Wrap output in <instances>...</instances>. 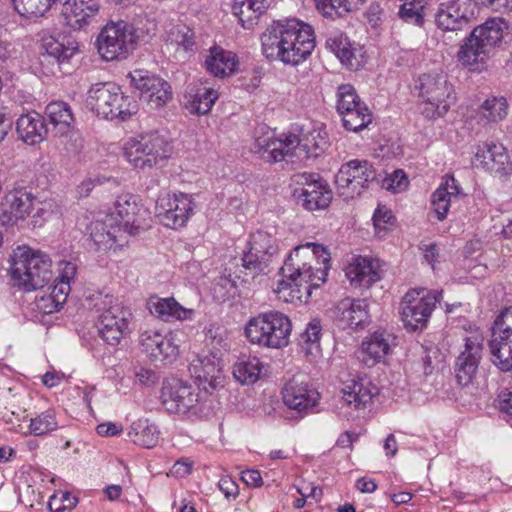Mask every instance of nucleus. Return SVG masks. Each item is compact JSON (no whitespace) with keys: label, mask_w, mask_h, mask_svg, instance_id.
Segmentation results:
<instances>
[{"label":"nucleus","mask_w":512,"mask_h":512,"mask_svg":"<svg viewBox=\"0 0 512 512\" xmlns=\"http://www.w3.org/2000/svg\"><path fill=\"white\" fill-rule=\"evenodd\" d=\"M326 47L349 69L356 70L359 61L348 38L342 34L331 36L326 40Z\"/></svg>","instance_id":"obj_43"},{"label":"nucleus","mask_w":512,"mask_h":512,"mask_svg":"<svg viewBox=\"0 0 512 512\" xmlns=\"http://www.w3.org/2000/svg\"><path fill=\"white\" fill-rule=\"evenodd\" d=\"M343 399L346 404L356 410L364 409L378 395L379 389L366 375L350 374L343 382Z\"/></svg>","instance_id":"obj_23"},{"label":"nucleus","mask_w":512,"mask_h":512,"mask_svg":"<svg viewBox=\"0 0 512 512\" xmlns=\"http://www.w3.org/2000/svg\"><path fill=\"white\" fill-rule=\"evenodd\" d=\"M218 487L226 498H235L238 495V485L229 476H224L219 480Z\"/></svg>","instance_id":"obj_61"},{"label":"nucleus","mask_w":512,"mask_h":512,"mask_svg":"<svg viewBox=\"0 0 512 512\" xmlns=\"http://www.w3.org/2000/svg\"><path fill=\"white\" fill-rule=\"evenodd\" d=\"M373 223L377 231H384L394 221L391 211L385 207H378L373 214Z\"/></svg>","instance_id":"obj_56"},{"label":"nucleus","mask_w":512,"mask_h":512,"mask_svg":"<svg viewBox=\"0 0 512 512\" xmlns=\"http://www.w3.org/2000/svg\"><path fill=\"white\" fill-rule=\"evenodd\" d=\"M124 157L136 169L151 170L165 166L173 153L171 140L159 131L129 138L124 144Z\"/></svg>","instance_id":"obj_5"},{"label":"nucleus","mask_w":512,"mask_h":512,"mask_svg":"<svg viewBox=\"0 0 512 512\" xmlns=\"http://www.w3.org/2000/svg\"><path fill=\"white\" fill-rule=\"evenodd\" d=\"M271 256L264 253H258L252 250V247L247 245V249L243 251L241 258L242 267L248 270L252 275L266 273L269 264L272 262Z\"/></svg>","instance_id":"obj_47"},{"label":"nucleus","mask_w":512,"mask_h":512,"mask_svg":"<svg viewBox=\"0 0 512 512\" xmlns=\"http://www.w3.org/2000/svg\"><path fill=\"white\" fill-rule=\"evenodd\" d=\"M140 211L139 199L137 196L125 193L117 197L115 210L112 214L116 218V224L128 235H135L140 228L137 215Z\"/></svg>","instance_id":"obj_29"},{"label":"nucleus","mask_w":512,"mask_h":512,"mask_svg":"<svg viewBox=\"0 0 512 512\" xmlns=\"http://www.w3.org/2000/svg\"><path fill=\"white\" fill-rule=\"evenodd\" d=\"M482 358V344L477 337H468L464 349L455 361V377L462 386L469 385L476 376Z\"/></svg>","instance_id":"obj_25"},{"label":"nucleus","mask_w":512,"mask_h":512,"mask_svg":"<svg viewBox=\"0 0 512 512\" xmlns=\"http://www.w3.org/2000/svg\"><path fill=\"white\" fill-rule=\"evenodd\" d=\"M317 10L326 18L334 19L342 12L350 13L360 9L366 0H314Z\"/></svg>","instance_id":"obj_44"},{"label":"nucleus","mask_w":512,"mask_h":512,"mask_svg":"<svg viewBox=\"0 0 512 512\" xmlns=\"http://www.w3.org/2000/svg\"><path fill=\"white\" fill-rule=\"evenodd\" d=\"M102 304L103 312L98 322L99 334L107 344L117 346L130 333L132 312L111 296H105Z\"/></svg>","instance_id":"obj_13"},{"label":"nucleus","mask_w":512,"mask_h":512,"mask_svg":"<svg viewBox=\"0 0 512 512\" xmlns=\"http://www.w3.org/2000/svg\"><path fill=\"white\" fill-rule=\"evenodd\" d=\"M238 63L236 54L216 46L210 49L205 60L206 69L219 78L233 75L237 70Z\"/></svg>","instance_id":"obj_35"},{"label":"nucleus","mask_w":512,"mask_h":512,"mask_svg":"<svg viewBox=\"0 0 512 512\" xmlns=\"http://www.w3.org/2000/svg\"><path fill=\"white\" fill-rule=\"evenodd\" d=\"M263 365L252 355H241L233 365V376L242 384H253L261 375Z\"/></svg>","instance_id":"obj_40"},{"label":"nucleus","mask_w":512,"mask_h":512,"mask_svg":"<svg viewBox=\"0 0 512 512\" xmlns=\"http://www.w3.org/2000/svg\"><path fill=\"white\" fill-rule=\"evenodd\" d=\"M50 295L54 298L56 304L54 307H63L67 301V297L71 291V287L67 283L59 282L55 280V284L49 288Z\"/></svg>","instance_id":"obj_57"},{"label":"nucleus","mask_w":512,"mask_h":512,"mask_svg":"<svg viewBox=\"0 0 512 512\" xmlns=\"http://www.w3.org/2000/svg\"><path fill=\"white\" fill-rule=\"evenodd\" d=\"M439 188L445 189L453 201H457L460 197L464 196L462 188L454 176L446 177L445 182Z\"/></svg>","instance_id":"obj_60"},{"label":"nucleus","mask_w":512,"mask_h":512,"mask_svg":"<svg viewBox=\"0 0 512 512\" xmlns=\"http://www.w3.org/2000/svg\"><path fill=\"white\" fill-rule=\"evenodd\" d=\"M69 0H12L15 11L25 18L44 16L53 6L66 5Z\"/></svg>","instance_id":"obj_42"},{"label":"nucleus","mask_w":512,"mask_h":512,"mask_svg":"<svg viewBox=\"0 0 512 512\" xmlns=\"http://www.w3.org/2000/svg\"><path fill=\"white\" fill-rule=\"evenodd\" d=\"M224 330L217 324H210L205 328V337L211 342L213 347L225 348L226 342L223 336Z\"/></svg>","instance_id":"obj_58"},{"label":"nucleus","mask_w":512,"mask_h":512,"mask_svg":"<svg viewBox=\"0 0 512 512\" xmlns=\"http://www.w3.org/2000/svg\"><path fill=\"white\" fill-rule=\"evenodd\" d=\"M137 381L145 386L152 385L157 382L158 377L156 373L150 369L140 368L135 372Z\"/></svg>","instance_id":"obj_64"},{"label":"nucleus","mask_w":512,"mask_h":512,"mask_svg":"<svg viewBox=\"0 0 512 512\" xmlns=\"http://www.w3.org/2000/svg\"><path fill=\"white\" fill-rule=\"evenodd\" d=\"M336 109L342 117L343 126L349 131L358 132L372 122L369 108L350 84L338 87Z\"/></svg>","instance_id":"obj_16"},{"label":"nucleus","mask_w":512,"mask_h":512,"mask_svg":"<svg viewBox=\"0 0 512 512\" xmlns=\"http://www.w3.org/2000/svg\"><path fill=\"white\" fill-rule=\"evenodd\" d=\"M189 370L200 384L204 385V391H207L208 387L214 390L222 385L220 360L213 354L193 360Z\"/></svg>","instance_id":"obj_31"},{"label":"nucleus","mask_w":512,"mask_h":512,"mask_svg":"<svg viewBox=\"0 0 512 512\" xmlns=\"http://www.w3.org/2000/svg\"><path fill=\"white\" fill-rule=\"evenodd\" d=\"M296 182L303 185L294 196L309 211L325 209L332 200V192L327 184L315 174L302 173L296 175Z\"/></svg>","instance_id":"obj_20"},{"label":"nucleus","mask_w":512,"mask_h":512,"mask_svg":"<svg viewBox=\"0 0 512 512\" xmlns=\"http://www.w3.org/2000/svg\"><path fill=\"white\" fill-rule=\"evenodd\" d=\"M491 331L511 335L512 337V307L501 311L494 320Z\"/></svg>","instance_id":"obj_54"},{"label":"nucleus","mask_w":512,"mask_h":512,"mask_svg":"<svg viewBox=\"0 0 512 512\" xmlns=\"http://www.w3.org/2000/svg\"><path fill=\"white\" fill-rule=\"evenodd\" d=\"M150 312L164 322L191 320L194 310L180 305L173 297L155 298L149 302Z\"/></svg>","instance_id":"obj_34"},{"label":"nucleus","mask_w":512,"mask_h":512,"mask_svg":"<svg viewBox=\"0 0 512 512\" xmlns=\"http://www.w3.org/2000/svg\"><path fill=\"white\" fill-rule=\"evenodd\" d=\"M282 400L290 410L300 417L311 413L320 400V393L301 376H294L283 386Z\"/></svg>","instance_id":"obj_19"},{"label":"nucleus","mask_w":512,"mask_h":512,"mask_svg":"<svg viewBox=\"0 0 512 512\" xmlns=\"http://www.w3.org/2000/svg\"><path fill=\"white\" fill-rule=\"evenodd\" d=\"M19 138L28 145L43 142L47 135L44 117L35 111L21 115L16 122Z\"/></svg>","instance_id":"obj_32"},{"label":"nucleus","mask_w":512,"mask_h":512,"mask_svg":"<svg viewBox=\"0 0 512 512\" xmlns=\"http://www.w3.org/2000/svg\"><path fill=\"white\" fill-rule=\"evenodd\" d=\"M247 245L252 247V250L258 253L267 251V255L274 257L278 253V246L276 239L265 231H256L250 236Z\"/></svg>","instance_id":"obj_50"},{"label":"nucleus","mask_w":512,"mask_h":512,"mask_svg":"<svg viewBox=\"0 0 512 512\" xmlns=\"http://www.w3.org/2000/svg\"><path fill=\"white\" fill-rule=\"evenodd\" d=\"M441 298V290L426 288L408 290L400 302V315L404 327L409 331H421L426 328Z\"/></svg>","instance_id":"obj_12"},{"label":"nucleus","mask_w":512,"mask_h":512,"mask_svg":"<svg viewBox=\"0 0 512 512\" xmlns=\"http://www.w3.org/2000/svg\"><path fill=\"white\" fill-rule=\"evenodd\" d=\"M345 274L354 287H370L381 278L379 261L358 256L346 267Z\"/></svg>","instance_id":"obj_30"},{"label":"nucleus","mask_w":512,"mask_h":512,"mask_svg":"<svg viewBox=\"0 0 512 512\" xmlns=\"http://www.w3.org/2000/svg\"><path fill=\"white\" fill-rule=\"evenodd\" d=\"M57 426L55 411L48 409L31 419L29 430L35 436H42L56 430Z\"/></svg>","instance_id":"obj_49"},{"label":"nucleus","mask_w":512,"mask_h":512,"mask_svg":"<svg viewBox=\"0 0 512 512\" xmlns=\"http://www.w3.org/2000/svg\"><path fill=\"white\" fill-rule=\"evenodd\" d=\"M140 36L133 24L123 20L107 23L100 31L96 46L106 61L123 60L135 49Z\"/></svg>","instance_id":"obj_11"},{"label":"nucleus","mask_w":512,"mask_h":512,"mask_svg":"<svg viewBox=\"0 0 512 512\" xmlns=\"http://www.w3.org/2000/svg\"><path fill=\"white\" fill-rule=\"evenodd\" d=\"M508 28L507 21L500 17L490 18L474 28L458 51L459 62L470 71L486 70L491 52L501 43Z\"/></svg>","instance_id":"obj_4"},{"label":"nucleus","mask_w":512,"mask_h":512,"mask_svg":"<svg viewBox=\"0 0 512 512\" xmlns=\"http://www.w3.org/2000/svg\"><path fill=\"white\" fill-rule=\"evenodd\" d=\"M321 335L320 320L312 319L300 335L301 349L306 355L317 356L320 354Z\"/></svg>","instance_id":"obj_45"},{"label":"nucleus","mask_w":512,"mask_h":512,"mask_svg":"<svg viewBox=\"0 0 512 512\" xmlns=\"http://www.w3.org/2000/svg\"><path fill=\"white\" fill-rule=\"evenodd\" d=\"M208 391H201L181 379L171 378L163 382L162 404L168 412L201 418L209 415L211 406L207 404Z\"/></svg>","instance_id":"obj_7"},{"label":"nucleus","mask_w":512,"mask_h":512,"mask_svg":"<svg viewBox=\"0 0 512 512\" xmlns=\"http://www.w3.org/2000/svg\"><path fill=\"white\" fill-rule=\"evenodd\" d=\"M334 321L340 329L362 328L369 323L368 304L364 299L344 298L334 309Z\"/></svg>","instance_id":"obj_24"},{"label":"nucleus","mask_w":512,"mask_h":512,"mask_svg":"<svg viewBox=\"0 0 512 512\" xmlns=\"http://www.w3.org/2000/svg\"><path fill=\"white\" fill-rule=\"evenodd\" d=\"M194 207L193 199L188 194H166L156 202V216L164 226L177 229L187 223Z\"/></svg>","instance_id":"obj_18"},{"label":"nucleus","mask_w":512,"mask_h":512,"mask_svg":"<svg viewBox=\"0 0 512 512\" xmlns=\"http://www.w3.org/2000/svg\"><path fill=\"white\" fill-rule=\"evenodd\" d=\"M291 330L288 316L273 310L252 317L245 326V335L251 344L280 349L289 343Z\"/></svg>","instance_id":"obj_9"},{"label":"nucleus","mask_w":512,"mask_h":512,"mask_svg":"<svg viewBox=\"0 0 512 512\" xmlns=\"http://www.w3.org/2000/svg\"><path fill=\"white\" fill-rule=\"evenodd\" d=\"M191 108L197 114H207L218 99V92L210 87H200L194 94H190Z\"/></svg>","instance_id":"obj_48"},{"label":"nucleus","mask_w":512,"mask_h":512,"mask_svg":"<svg viewBox=\"0 0 512 512\" xmlns=\"http://www.w3.org/2000/svg\"><path fill=\"white\" fill-rule=\"evenodd\" d=\"M262 52L267 59L296 66L315 48L314 31L298 19L274 21L261 36Z\"/></svg>","instance_id":"obj_2"},{"label":"nucleus","mask_w":512,"mask_h":512,"mask_svg":"<svg viewBox=\"0 0 512 512\" xmlns=\"http://www.w3.org/2000/svg\"><path fill=\"white\" fill-rule=\"evenodd\" d=\"M12 279L25 291L43 288L53 277L52 260L48 254L29 247H18L13 254Z\"/></svg>","instance_id":"obj_6"},{"label":"nucleus","mask_w":512,"mask_h":512,"mask_svg":"<svg viewBox=\"0 0 512 512\" xmlns=\"http://www.w3.org/2000/svg\"><path fill=\"white\" fill-rule=\"evenodd\" d=\"M476 12V1L452 0L440 5L435 21L442 30L457 31L463 29L475 17Z\"/></svg>","instance_id":"obj_21"},{"label":"nucleus","mask_w":512,"mask_h":512,"mask_svg":"<svg viewBox=\"0 0 512 512\" xmlns=\"http://www.w3.org/2000/svg\"><path fill=\"white\" fill-rule=\"evenodd\" d=\"M45 115L56 134L67 135L74 126L75 117L71 106L64 101H52L45 108Z\"/></svg>","instance_id":"obj_37"},{"label":"nucleus","mask_w":512,"mask_h":512,"mask_svg":"<svg viewBox=\"0 0 512 512\" xmlns=\"http://www.w3.org/2000/svg\"><path fill=\"white\" fill-rule=\"evenodd\" d=\"M159 434L157 426L147 419H139L133 422L128 432V436L134 444L147 449L156 446Z\"/></svg>","instance_id":"obj_41"},{"label":"nucleus","mask_w":512,"mask_h":512,"mask_svg":"<svg viewBox=\"0 0 512 512\" xmlns=\"http://www.w3.org/2000/svg\"><path fill=\"white\" fill-rule=\"evenodd\" d=\"M481 5L495 11L506 12L512 10V0H477Z\"/></svg>","instance_id":"obj_63"},{"label":"nucleus","mask_w":512,"mask_h":512,"mask_svg":"<svg viewBox=\"0 0 512 512\" xmlns=\"http://www.w3.org/2000/svg\"><path fill=\"white\" fill-rule=\"evenodd\" d=\"M399 16L406 23L422 26L424 23V5L420 0L405 1L400 6Z\"/></svg>","instance_id":"obj_51"},{"label":"nucleus","mask_w":512,"mask_h":512,"mask_svg":"<svg viewBox=\"0 0 512 512\" xmlns=\"http://www.w3.org/2000/svg\"><path fill=\"white\" fill-rule=\"evenodd\" d=\"M408 184L406 174L403 170H395L387 175L382 181V187L394 192H400L406 188Z\"/></svg>","instance_id":"obj_53"},{"label":"nucleus","mask_w":512,"mask_h":512,"mask_svg":"<svg viewBox=\"0 0 512 512\" xmlns=\"http://www.w3.org/2000/svg\"><path fill=\"white\" fill-rule=\"evenodd\" d=\"M193 461L188 458H181L176 461L171 469V474L176 477H185L192 471Z\"/></svg>","instance_id":"obj_62"},{"label":"nucleus","mask_w":512,"mask_h":512,"mask_svg":"<svg viewBox=\"0 0 512 512\" xmlns=\"http://www.w3.org/2000/svg\"><path fill=\"white\" fill-rule=\"evenodd\" d=\"M44 47L48 55L56 58L59 62L69 60L78 51V44L70 38L62 40L50 37L45 40Z\"/></svg>","instance_id":"obj_46"},{"label":"nucleus","mask_w":512,"mask_h":512,"mask_svg":"<svg viewBox=\"0 0 512 512\" xmlns=\"http://www.w3.org/2000/svg\"><path fill=\"white\" fill-rule=\"evenodd\" d=\"M67 4L64 18L73 30H85L101 20V0H73Z\"/></svg>","instance_id":"obj_26"},{"label":"nucleus","mask_w":512,"mask_h":512,"mask_svg":"<svg viewBox=\"0 0 512 512\" xmlns=\"http://www.w3.org/2000/svg\"><path fill=\"white\" fill-rule=\"evenodd\" d=\"M328 144V134L325 128L319 126L307 130L301 137L295 134H287L279 139L272 135L258 137L255 140L254 151L270 163L286 158H290L293 162L294 157L298 160L318 157Z\"/></svg>","instance_id":"obj_3"},{"label":"nucleus","mask_w":512,"mask_h":512,"mask_svg":"<svg viewBox=\"0 0 512 512\" xmlns=\"http://www.w3.org/2000/svg\"><path fill=\"white\" fill-rule=\"evenodd\" d=\"M127 77L130 84L139 91L140 98L153 109L165 106L173 97L171 85L147 70L136 69Z\"/></svg>","instance_id":"obj_17"},{"label":"nucleus","mask_w":512,"mask_h":512,"mask_svg":"<svg viewBox=\"0 0 512 512\" xmlns=\"http://www.w3.org/2000/svg\"><path fill=\"white\" fill-rule=\"evenodd\" d=\"M113 215L106 216L104 222H95L90 226L91 240L98 251L116 250L127 243L129 236L116 223Z\"/></svg>","instance_id":"obj_28"},{"label":"nucleus","mask_w":512,"mask_h":512,"mask_svg":"<svg viewBox=\"0 0 512 512\" xmlns=\"http://www.w3.org/2000/svg\"><path fill=\"white\" fill-rule=\"evenodd\" d=\"M415 89L422 105V114L427 119L443 117L456 101L453 85L444 73L422 74Z\"/></svg>","instance_id":"obj_10"},{"label":"nucleus","mask_w":512,"mask_h":512,"mask_svg":"<svg viewBox=\"0 0 512 512\" xmlns=\"http://www.w3.org/2000/svg\"><path fill=\"white\" fill-rule=\"evenodd\" d=\"M3 205L8 221L13 224L31 217L33 227L41 226L47 214L42 202L26 188H15L8 192Z\"/></svg>","instance_id":"obj_15"},{"label":"nucleus","mask_w":512,"mask_h":512,"mask_svg":"<svg viewBox=\"0 0 512 512\" xmlns=\"http://www.w3.org/2000/svg\"><path fill=\"white\" fill-rule=\"evenodd\" d=\"M330 254L320 244L306 243L297 246L281 267L283 279L275 292L285 302H307L314 288L320 287L327 278Z\"/></svg>","instance_id":"obj_1"},{"label":"nucleus","mask_w":512,"mask_h":512,"mask_svg":"<svg viewBox=\"0 0 512 512\" xmlns=\"http://www.w3.org/2000/svg\"><path fill=\"white\" fill-rule=\"evenodd\" d=\"M508 114V103L504 97L492 96L487 98L477 109L476 118L478 123L486 125L497 123L506 118Z\"/></svg>","instance_id":"obj_39"},{"label":"nucleus","mask_w":512,"mask_h":512,"mask_svg":"<svg viewBox=\"0 0 512 512\" xmlns=\"http://www.w3.org/2000/svg\"><path fill=\"white\" fill-rule=\"evenodd\" d=\"M472 163L487 172L504 175L512 170L507 149L500 143L485 141L476 146Z\"/></svg>","instance_id":"obj_22"},{"label":"nucleus","mask_w":512,"mask_h":512,"mask_svg":"<svg viewBox=\"0 0 512 512\" xmlns=\"http://www.w3.org/2000/svg\"><path fill=\"white\" fill-rule=\"evenodd\" d=\"M391 351L390 335L376 331L361 345V361L368 367L381 362Z\"/></svg>","instance_id":"obj_33"},{"label":"nucleus","mask_w":512,"mask_h":512,"mask_svg":"<svg viewBox=\"0 0 512 512\" xmlns=\"http://www.w3.org/2000/svg\"><path fill=\"white\" fill-rule=\"evenodd\" d=\"M77 274L76 264L70 261H62L58 266V276L56 281L67 283L71 287V283L74 282Z\"/></svg>","instance_id":"obj_55"},{"label":"nucleus","mask_w":512,"mask_h":512,"mask_svg":"<svg viewBox=\"0 0 512 512\" xmlns=\"http://www.w3.org/2000/svg\"><path fill=\"white\" fill-rule=\"evenodd\" d=\"M87 105L98 116L108 120L126 121L138 112L137 101L125 95L121 88L112 82L92 85L88 92Z\"/></svg>","instance_id":"obj_8"},{"label":"nucleus","mask_w":512,"mask_h":512,"mask_svg":"<svg viewBox=\"0 0 512 512\" xmlns=\"http://www.w3.org/2000/svg\"><path fill=\"white\" fill-rule=\"evenodd\" d=\"M142 351L153 361H172L179 354V347L171 335L156 330H145L140 334Z\"/></svg>","instance_id":"obj_27"},{"label":"nucleus","mask_w":512,"mask_h":512,"mask_svg":"<svg viewBox=\"0 0 512 512\" xmlns=\"http://www.w3.org/2000/svg\"><path fill=\"white\" fill-rule=\"evenodd\" d=\"M454 201L445 189L439 187L431 196V206L439 221H443L448 214L449 208Z\"/></svg>","instance_id":"obj_52"},{"label":"nucleus","mask_w":512,"mask_h":512,"mask_svg":"<svg viewBox=\"0 0 512 512\" xmlns=\"http://www.w3.org/2000/svg\"><path fill=\"white\" fill-rule=\"evenodd\" d=\"M497 407L501 412L512 417V386L501 390L498 394Z\"/></svg>","instance_id":"obj_59"},{"label":"nucleus","mask_w":512,"mask_h":512,"mask_svg":"<svg viewBox=\"0 0 512 512\" xmlns=\"http://www.w3.org/2000/svg\"><path fill=\"white\" fill-rule=\"evenodd\" d=\"M489 349L492 363L503 372L512 371L511 335L491 331Z\"/></svg>","instance_id":"obj_36"},{"label":"nucleus","mask_w":512,"mask_h":512,"mask_svg":"<svg viewBox=\"0 0 512 512\" xmlns=\"http://www.w3.org/2000/svg\"><path fill=\"white\" fill-rule=\"evenodd\" d=\"M376 178L373 166L367 160H351L343 164L335 176L337 193L344 200L361 195Z\"/></svg>","instance_id":"obj_14"},{"label":"nucleus","mask_w":512,"mask_h":512,"mask_svg":"<svg viewBox=\"0 0 512 512\" xmlns=\"http://www.w3.org/2000/svg\"><path fill=\"white\" fill-rule=\"evenodd\" d=\"M267 0H234L232 12L245 29H252L267 11Z\"/></svg>","instance_id":"obj_38"}]
</instances>
